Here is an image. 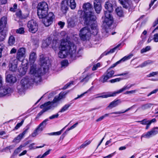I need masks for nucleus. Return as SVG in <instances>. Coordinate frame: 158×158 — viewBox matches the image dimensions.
<instances>
[{
    "mask_svg": "<svg viewBox=\"0 0 158 158\" xmlns=\"http://www.w3.org/2000/svg\"><path fill=\"white\" fill-rule=\"evenodd\" d=\"M68 131H67V130L64 132L62 134V135L60 137V139H63L65 136L66 135Z\"/></svg>",
    "mask_w": 158,
    "mask_h": 158,
    "instance_id": "69168bd1",
    "label": "nucleus"
},
{
    "mask_svg": "<svg viewBox=\"0 0 158 158\" xmlns=\"http://www.w3.org/2000/svg\"><path fill=\"white\" fill-rule=\"evenodd\" d=\"M37 10H48V4L44 2L39 3L38 5Z\"/></svg>",
    "mask_w": 158,
    "mask_h": 158,
    "instance_id": "5701e85b",
    "label": "nucleus"
},
{
    "mask_svg": "<svg viewBox=\"0 0 158 158\" xmlns=\"http://www.w3.org/2000/svg\"><path fill=\"white\" fill-rule=\"evenodd\" d=\"M35 65L31 66L30 71V76L26 77L23 78L20 84L17 86V89L19 92L24 91L34 82L38 83L41 81V72L39 70L38 72H35Z\"/></svg>",
    "mask_w": 158,
    "mask_h": 158,
    "instance_id": "f257e3e1",
    "label": "nucleus"
},
{
    "mask_svg": "<svg viewBox=\"0 0 158 158\" xmlns=\"http://www.w3.org/2000/svg\"><path fill=\"white\" fill-rule=\"evenodd\" d=\"M158 74V72H152V73H150L147 76L148 77H153L155 75H156Z\"/></svg>",
    "mask_w": 158,
    "mask_h": 158,
    "instance_id": "8fccbe9b",
    "label": "nucleus"
},
{
    "mask_svg": "<svg viewBox=\"0 0 158 158\" xmlns=\"http://www.w3.org/2000/svg\"><path fill=\"white\" fill-rule=\"evenodd\" d=\"M17 50L15 48H13L10 51V54L15 53L16 52Z\"/></svg>",
    "mask_w": 158,
    "mask_h": 158,
    "instance_id": "774afa93",
    "label": "nucleus"
},
{
    "mask_svg": "<svg viewBox=\"0 0 158 158\" xmlns=\"http://www.w3.org/2000/svg\"><path fill=\"white\" fill-rule=\"evenodd\" d=\"M14 148V146L12 145H10L8 147H7L3 149V151H6V150H9L13 149Z\"/></svg>",
    "mask_w": 158,
    "mask_h": 158,
    "instance_id": "4d7b16f0",
    "label": "nucleus"
},
{
    "mask_svg": "<svg viewBox=\"0 0 158 158\" xmlns=\"http://www.w3.org/2000/svg\"><path fill=\"white\" fill-rule=\"evenodd\" d=\"M121 45L120 44H119L118 45H117L116 47H115L114 48L110 49V51H106L104 52L103 54H102L101 56L102 57L103 56H104V55H108L110 53H112L114 52L116 50V49L118 48Z\"/></svg>",
    "mask_w": 158,
    "mask_h": 158,
    "instance_id": "a878e982",
    "label": "nucleus"
},
{
    "mask_svg": "<svg viewBox=\"0 0 158 158\" xmlns=\"http://www.w3.org/2000/svg\"><path fill=\"white\" fill-rule=\"evenodd\" d=\"M61 50H66L69 52L71 57L75 59L76 57L81 56V49L79 48L76 52V46L70 41L63 40L61 43Z\"/></svg>",
    "mask_w": 158,
    "mask_h": 158,
    "instance_id": "7ed1b4c3",
    "label": "nucleus"
},
{
    "mask_svg": "<svg viewBox=\"0 0 158 158\" xmlns=\"http://www.w3.org/2000/svg\"><path fill=\"white\" fill-rule=\"evenodd\" d=\"M115 10L117 13V14L118 16L121 17L123 15V11L122 10L121 7H118Z\"/></svg>",
    "mask_w": 158,
    "mask_h": 158,
    "instance_id": "c9c22d12",
    "label": "nucleus"
},
{
    "mask_svg": "<svg viewBox=\"0 0 158 158\" xmlns=\"http://www.w3.org/2000/svg\"><path fill=\"white\" fill-rule=\"evenodd\" d=\"M12 92V90L9 87H0V97H3Z\"/></svg>",
    "mask_w": 158,
    "mask_h": 158,
    "instance_id": "a211bd4d",
    "label": "nucleus"
},
{
    "mask_svg": "<svg viewBox=\"0 0 158 158\" xmlns=\"http://www.w3.org/2000/svg\"><path fill=\"white\" fill-rule=\"evenodd\" d=\"M24 122V120L23 119L21 122L20 123H18L15 126V127L14 129L15 130H17L18 129L19 127H20L23 124V122Z\"/></svg>",
    "mask_w": 158,
    "mask_h": 158,
    "instance_id": "09e8293b",
    "label": "nucleus"
},
{
    "mask_svg": "<svg viewBox=\"0 0 158 158\" xmlns=\"http://www.w3.org/2000/svg\"><path fill=\"white\" fill-rule=\"evenodd\" d=\"M28 143V142H26L24 146H22V145L20 146L18 148L16 149L14 151V153H16V154H17L19 153L21 149L22 148L25 146Z\"/></svg>",
    "mask_w": 158,
    "mask_h": 158,
    "instance_id": "4c0bfd02",
    "label": "nucleus"
},
{
    "mask_svg": "<svg viewBox=\"0 0 158 158\" xmlns=\"http://www.w3.org/2000/svg\"><path fill=\"white\" fill-rule=\"evenodd\" d=\"M153 63V61L151 60H148L142 63L141 65L138 66L137 67H143L145 66L148 64H151Z\"/></svg>",
    "mask_w": 158,
    "mask_h": 158,
    "instance_id": "473e14b6",
    "label": "nucleus"
},
{
    "mask_svg": "<svg viewBox=\"0 0 158 158\" xmlns=\"http://www.w3.org/2000/svg\"><path fill=\"white\" fill-rule=\"evenodd\" d=\"M27 27L29 31L32 33H35L38 29V25L36 22L33 20L29 21L27 23Z\"/></svg>",
    "mask_w": 158,
    "mask_h": 158,
    "instance_id": "f8f14e48",
    "label": "nucleus"
},
{
    "mask_svg": "<svg viewBox=\"0 0 158 158\" xmlns=\"http://www.w3.org/2000/svg\"><path fill=\"white\" fill-rule=\"evenodd\" d=\"M114 71L109 68L106 72L99 79V81L102 83L107 81V80L113 76H122L127 74L126 73H123L121 74L114 76Z\"/></svg>",
    "mask_w": 158,
    "mask_h": 158,
    "instance_id": "6e6552de",
    "label": "nucleus"
},
{
    "mask_svg": "<svg viewBox=\"0 0 158 158\" xmlns=\"http://www.w3.org/2000/svg\"><path fill=\"white\" fill-rule=\"evenodd\" d=\"M73 82L72 81L71 82L67 84L66 85H64V87L63 88V89H66L71 84H73Z\"/></svg>",
    "mask_w": 158,
    "mask_h": 158,
    "instance_id": "bf43d9fd",
    "label": "nucleus"
},
{
    "mask_svg": "<svg viewBox=\"0 0 158 158\" xmlns=\"http://www.w3.org/2000/svg\"><path fill=\"white\" fill-rule=\"evenodd\" d=\"M67 3L72 9H74L76 7L75 0H67Z\"/></svg>",
    "mask_w": 158,
    "mask_h": 158,
    "instance_id": "cd10ccee",
    "label": "nucleus"
},
{
    "mask_svg": "<svg viewBox=\"0 0 158 158\" xmlns=\"http://www.w3.org/2000/svg\"><path fill=\"white\" fill-rule=\"evenodd\" d=\"M92 5L90 3L87 2L83 4V8L84 14L83 18L84 24L87 25L92 23L91 25L92 28H93V32L96 34L97 31V23L96 21V16L92 11Z\"/></svg>",
    "mask_w": 158,
    "mask_h": 158,
    "instance_id": "f03ea898",
    "label": "nucleus"
},
{
    "mask_svg": "<svg viewBox=\"0 0 158 158\" xmlns=\"http://www.w3.org/2000/svg\"><path fill=\"white\" fill-rule=\"evenodd\" d=\"M52 39L48 38L46 39L43 43L42 46L43 47L45 48L48 46L52 42Z\"/></svg>",
    "mask_w": 158,
    "mask_h": 158,
    "instance_id": "bb28decb",
    "label": "nucleus"
},
{
    "mask_svg": "<svg viewBox=\"0 0 158 158\" xmlns=\"http://www.w3.org/2000/svg\"><path fill=\"white\" fill-rule=\"evenodd\" d=\"M48 10H37V15L40 19H43L46 17L48 15Z\"/></svg>",
    "mask_w": 158,
    "mask_h": 158,
    "instance_id": "b1692460",
    "label": "nucleus"
},
{
    "mask_svg": "<svg viewBox=\"0 0 158 158\" xmlns=\"http://www.w3.org/2000/svg\"><path fill=\"white\" fill-rule=\"evenodd\" d=\"M40 61L41 63V66L44 71L48 68V63L49 61V58L45 56L44 54H41L40 56Z\"/></svg>",
    "mask_w": 158,
    "mask_h": 158,
    "instance_id": "9b49d317",
    "label": "nucleus"
},
{
    "mask_svg": "<svg viewBox=\"0 0 158 158\" xmlns=\"http://www.w3.org/2000/svg\"><path fill=\"white\" fill-rule=\"evenodd\" d=\"M91 141L90 140H87L85 141L84 142V143L81 144L79 148H78V149H81L84 148L88 145L89 144L91 143Z\"/></svg>",
    "mask_w": 158,
    "mask_h": 158,
    "instance_id": "72a5a7b5",
    "label": "nucleus"
},
{
    "mask_svg": "<svg viewBox=\"0 0 158 158\" xmlns=\"http://www.w3.org/2000/svg\"><path fill=\"white\" fill-rule=\"evenodd\" d=\"M48 121V119H46L40 123L34 132L32 134V136L34 137L37 135L39 133L42 131L44 127V125L45 126L47 124L46 123Z\"/></svg>",
    "mask_w": 158,
    "mask_h": 158,
    "instance_id": "2eb2a0df",
    "label": "nucleus"
},
{
    "mask_svg": "<svg viewBox=\"0 0 158 158\" xmlns=\"http://www.w3.org/2000/svg\"><path fill=\"white\" fill-rule=\"evenodd\" d=\"M121 103V101L120 100H115L110 103L109 105L107 107L106 109H111L114 107H116Z\"/></svg>",
    "mask_w": 158,
    "mask_h": 158,
    "instance_id": "4be33fe9",
    "label": "nucleus"
},
{
    "mask_svg": "<svg viewBox=\"0 0 158 158\" xmlns=\"http://www.w3.org/2000/svg\"><path fill=\"white\" fill-rule=\"evenodd\" d=\"M78 124V123L77 122L74 125H73L72 126H71L70 127L68 128L66 130L67 131H69L75 128L76 126Z\"/></svg>",
    "mask_w": 158,
    "mask_h": 158,
    "instance_id": "603ef678",
    "label": "nucleus"
},
{
    "mask_svg": "<svg viewBox=\"0 0 158 158\" xmlns=\"http://www.w3.org/2000/svg\"><path fill=\"white\" fill-rule=\"evenodd\" d=\"M105 7L106 10L104 11L105 18L103 21V24L105 26L108 27L111 26L113 23V18L111 13L113 10L112 5L110 2H107L105 4Z\"/></svg>",
    "mask_w": 158,
    "mask_h": 158,
    "instance_id": "39448f33",
    "label": "nucleus"
},
{
    "mask_svg": "<svg viewBox=\"0 0 158 158\" xmlns=\"http://www.w3.org/2000/svg\"><path fill=\"white\" fill-rule=\"evenodd\" d=\"M153 104L152 103H147L142 106L141 108L143 110H145L151 108Z\"/></svg>",
    "mask_w": 158,
    "mask_h": 158,
    "instance_id": "2f4dec72",
    "label": "nucleus"
},
{
    "mask_svg": "<svg viewBox=\"0 0 158 158\" xmlns=\"http://www.w3.org/2000/svg\"><path fill=\"white\" fill-rule=\"evenodd\" d=\"M92 23L89 24H85V25L88 26L87 27H85L82 28L80 31L79 35L81 39L83 41L86 40L87 38L89 37V35L90 34H92L94 35H96L98 32V25H97V34H94L93 32V28H92L91 25Z\"/></svg>",
    "mask_w": 158,
    "mask_h": 158,
    "instance_id": "423d86ee",
    "label": "nucleus"
},
{
    "mask_svg": "<svg viewBox=\"0 0 158 158\" xmlns=\"http://www.w3.org/2000/svg\"><path fill=\"white\" fill-rule=\"evenodd\" d=\"M93 86H92L87 91L85 92L84 93L81 94L80 95H78V97L77 98H75L74 99L76 100L78 98L82 97L85 94L89 92V91H91L93 89Z\"/></svg>",
    "mask_w": 158,
    "mask_h": 158,
    "instance_id": "58836bf2",
    "label": "nucleus"
},
{
    "mask_svg": "<svg viewBox=\"0 0 158 158\" xmlns=\"http://www.w3.org/2000/svg\"><path fill=\"white\" fill-rule=\"evenodd\" d=\"M130 109H131V108H128L126 110L124 111H123V112L118 111V112H113L111 113L110 114H123V113H124L127 111H128L129 110H130Z\"/></svg>",
    "mask_w": 158,
    "mask_h": 158,
    "instance_id": "a18cd8bd",
    "label": "nucleus"
},
{
    "mask_svg": "<svg viewBox=\"0 0 158 158\" xmlns=\"http://www.w3.org/2000/svg\"><path fill=\"white\" fill-rule=\"evenodd\" d=\"M37 58V56L36 55V54L35 52H31L29 55V61L30 63V69H31V66L32 65H35V72H38V71H39V70L42 73L41 69L40 68H37L36 67V65L35 64H34V62H35L36 59Z\"/></svg>",
    "mask_w": 158,
    "mask_h": 158,
    "instance_id": "4468645a",
    "label": "nucleus"
},
{
    "mask_svg": "<svg viewBox=\"0 0 158 158\" xmlns=\"http://www.w3.org/2000/svg\"><path fill=\"white\" fill-rule=\"evenodd\" d=\"M101 2L98 0H94V7L95 10L97 13H100L101 9L102 6Z\"/></svg>",
    "mask_w": 158,
    "mask_h": 158,
    "instance_id": "aec40b11",
    "label": "nucleus"
},
{
    "mask_svg": "<svg viewBox=\"0 0 158 158\" xmlns=\"http://www.w3.org/2000/svg\"><path fill=\"white\" fill-rule=\"evenodd\" d=\"M6 81L9 83H14L16 81V78L14 75L8 74L6 77Z\"/></svg>",
    "mask_w": 158,
    "mask_h": 158,
    "instance_id": "393cba45",
    "label": "nucleus"
},
{
    "mask_svg": "<svg viewBox=\"0 0 158 158\" xmlns=\"http://www.w3.org/2000/svg\"><path fill=\"white\" fill-rule=\"evenodd\" d=\"M63 98L62 94L60 93L59 96H56L54 98L52 101H49L41 105L40 107L41 109H43L37 114L36 118H39L44 112L48 110L56 107L57 105H55L54 104L60 101Z\"/></svg>",
    "mask_w": 158,
    "mask_h": 158,
    "instance_id": "20e7f679",
    "label": "nucleus"
},
{
    "mask_svg": "<svg viewBox=\"0 0 158 158\" xmlns=\"http://www.w3.org/2000/svg\"><path fill=\"white\" fill-rule=\"evenodd\" d=\"M153 40L155 42H158V33L154 34Z\"/></svg>",
    "mask_w": 158,
    "mask_h": 158,
    "instance_id": "3c124183",
    "label": "nucleus"
},
{
    "mask_svg": "<svg viewBox=\"0 0 158 158\" xmlns=\"http://www.w3.org/2000/svg\"><path fill=\"white\" fill-rule=\"evenodd\" d=\"M60 51L58 54L59 57L61 58H65L66 56V50H61V44L60 47Z\"/></svg>",
    "mask_w": 158,
    "mask_h": 158,
    "instance_id": "c85d7f7f",
    "label": "nucleus"
},
{
    "mask_svg": "<svg viewBox=\"0 0 158 158\" xmlns=\"http://www.w3.org/2000/svg\"><path fill=\"white\" fill-rule=\"evenodd\" d=\"M158 128L157 127H154L152 129L151 131L148 132L146 134H143L141 136L145 138H149L152 135H155L158 133Z\"/></svg>",
    "mask_w": 158,
    "mask_h": 158,
    "instance_id": "f3484780",
    "label": "nucleus"
},
{
    "mask_svg": "<svg viewBox=\"0 0 158 158\" xmlns=\"http://www.w3.org/2000/svg\"><path fill=\"white\" fill-rule=\"evenodd\" d=\"M25 32L24 29L23 27H20L19 28L17 29L16 30V32L17 33L19 34H23Z\"/></svg>",
    "mask_w": 158,
    "mask_h": 158,
    "instance_id": "37998d69",
    "label": "nucleus"
},
{
    "mask_svg": "<svg viewBox=\"0 0 158 158\" xmlns=\"http://www.w3.org/2000/svg\"><path fill=\"white\" fill-rule=\"evenodd\" d=\"M65 127L63 128L62 129H61L60 131H59L56 132H54V135H60L61 134V133H62V132L64 130Z\"/></svg>",
    "mask_w": 158,
    "mask_h": 158,
    "instance_id": "864d4df0",
    "label": "nucleus"
},
{
    "mask_svg": "<svg viewBox=\"0 0 158 158\" xmlns=\"http://www.w3.org/2000/svg\"><path fill=\"white\" fill-rule=\"evenodd\" d=\"M130 88H131V86H130V85H126L124 86L122 89H120L117 91L112 93L111 94L96 97L95 98H106L109 97L115 96L117 94L121 93L123 91L125 90L126 89H128Z\"/></svg>",
    "mask_w": 158,
    "mask_h": 158,
    "instance_id": "1a4fd4ad",
    "label": "nucleus"
},
{
    "mask_svg": "<svg viewBox=\"0 0 158 158\" xmlns=\"http://www.w3.org/2000/svg\"><path fill=\"white\" fill-rule=\"evenodd\" d=\"M149 123V120H147V119H144L142 120V124L146 125Z\"/></svg>",
    "mask_w": 158,
    "mask_h": 158,
    "instance_id": "052dcab7",
    "label": "nucleus"
},
{
    "mask_svg": "<svg viewBox=\"0 0 158 158\" xmlns=\"http://www.w3.org/2000/svg\"><path fill=\"white\" fill-rule=\"evenodd\" d=\"M58 25L60 26V27L61 28H62L65 24V23L62 21H59L58 23Z\"/></svg>",
    "mask_w": 158,
    "mask_h": 158,
    "instance_id": "13d9d810",
    "label": "nucleus"
},
{
    "mask_svg": "<svg viewBox=\"0 0 158 158\" xmlns=\"http://www.w3.org/2000/svg\"><path fill=\"white\" fill-rule=\"evenodd\" d=\"M122 80H123V78H118L114 79H111L109 81L111 83H114L116 82H119Z\"/></svg>",
    "mask_w": 158,
    "mask_h": 158,
    "instance_id": "49530a36",
    "label": "nucleus"
},
{
    "mask_svg": "<svg viewBox=\"0 0 158 158\" xmlns=\"http://www.w3.org/2000/svg\"><path fill=\"white\" fill-rule=\"evenodd\" d=\"M27 60H23L22 61L21 64L22 66L21 68L19 69V73L22 75H24L26 73L27 71Z\"/></svg>",
    "mask_w": 158,
    "mask_h": 158,
    "instance_id": "6ab92c4d",
    "label": "nucleus"
},
{
    "mask_svg": "<svg viewBox=\"0 0 158 158\" xmlns=\"http://www.w3.org/2000/svg\"><path fill=\"white\" fill-rule=\"evenodd\" d=\"M6 24L7 18L5 16L2 17L0 21V42L3 41L6 37L8 31Z\"/></svg>",
    "mask_w": 158,
    "mask_h": 158,
    "instance_id": "0eeeda50",
    "label": "nucleus"
},
{
    "mask_svg": "<svg viewBox=\"0 0 158 158\" xmlns=\"http://www.w3.org/2000/svg\"><path fill=\"white\" fill-rule=\"evenodd\" d=\"M133 55L132 54H130L127 56H126L121 59L119 61H120V62L121 61H125L130 59L132 56Z\"/></svg>",
    "mask_w": 158,
    "mask_h": 158,
    "instance_id": "e433bc0d",
    "label": "nucleus"
},
{
    "mask_svg": "<svg viewBox=\"0 0 158 158\" xmlns=\"http://www.w3.org/2000/svg\"><path fill=\"white\" fill-rule=\"evenodd\" d=\"M137 90H132L130 91H127L124 94H133L135 93L137 91Z\"/></svg>",
    "mask_w": 158,
    "mask_h": 158,
    "instance_id": "6e6d98bb",
    "label": "nucleus"
},
{
    "mask_svg": "<svg viewBox=\"0 0 158 158\" xmlns=\"http://www.w3.org/2000/svg\"><path fill=\"white\" fill-rule=\"evenodd\" d=\"M118 2L123 8L128 9L129 12H131L134 9L131 0H118Z\"/></svg>",
    "mask_w": 158,
    "mask_h": 158,
    "instance_id": "9d476101",
    "label": "nucleus"
},
{
    "mask_svg": "<svg viewBox=\"0 0 158 158\" xmlns=\"http://www.w3.org/2000/svg\"><path fill=\"white\" fill-rule=\"evenodd\" d=\"M68 9V7L65 5L62 4L61 5V10L63 13H65Z\"/></svg>",
    "mask_w": 158,
    "mask_h": 158,
    "instance_id": "a19ab883",
    "label": "nucleus"
},
{
    "mask_svg": "<svg viewBox=\"0 0 158 158\" xmlns=\"http://www.w3.org/2000/svg\"><path fill=\"white\" fill-rule=\"evenodd\" d=\"M15 42V37L12 35L10 36L9 39L8 43L9 45L11 46L13 45Z\"/></svg>",
    "mask_w": 158,
    "mask_h": 158,
    "instance_id": "7c9ffc66",
    "label": "nucleus"
},
{
    "mask_svg": "<svg viewBox=\"0 0 158 158\" xmlns=\"http://www.w3.org/2000/svg\"><path fill=\"white\" fill-rule=\"evenodd\" d=\"M111 114L110 113L109 114H106L104 115L101 116L98 118L96 120V122H99L103 120L105 117H107L109 116V114Z\"/></svg>",
    "mask_w": 158,
    "mask_h": 158,
    "instance_id": "c03bdc74",
    "label": "nucleus"
},
{
    "mask_svg": "<svg viewBox=\"0 0 158 158\" xmlns=\"http://www.w3.org/2000/svg\"><path fill=\"white\" fill-rule=\"evenodd\" d=\"M24 133V132H22L21 134L19 135L17 137L14 139V141H15L16 140H20L25 135Z\"/></svg>",
    "mask_w": 158,
    "mask_h": 158,
    "instance_id": "79ce46f5",
    "label": "nucleus"
},
{
    "mask_svg": "<svg viewBox=\"0 0 158 158\" xmlns=\"http://www.w3.org/2000/svg\"><path fill=\"white\" fill-rule=\"evenodd\" d=\"M67 23L69 26L73 27L74 26V21L71 19H68L67 20Z\"/></svg>",
    "mask_w": 158,
    "mask_h": 158,
    "instance_id": "ea45409f",
    "label": "nucleus"
},
{
    "mask_svg": "<svg viewBox=\"0 0 158 158\" xmlns=\"http://www.w3.org/2000/svg\"><path fill=\"white\" fill-rule=\"evenodd\" d=\"M92 77V74L87 75L83 79L81 80V82L86 83L87 82L89 79Z\"/></svg>",
    "mask_w": 158,
    "mask_h": 158,
    "instance_id": "f704fd0d",
    "label": "nucleus"
},
{
    "mask_svg": "<svg viewBox=\"0 0 158 158\" xmlns=\"http://www.w3.org/2000/svg\"><path fill=\"white\" fill-rule=\"evenodd\" d=\"M26 50L24 48L22 47L20 48L18 50L16 55V59L18 61H23V59L26 56Z\"/></svg>",
    "mask_w": 158,
    "mask_h": 158,
    "instance_id": "dca6fc26",
    "label": "nucleus"
},
{
    "mask_svg": "<svg viewBox=\"0 0 158 158\" xmlns=\"http://www.w3.org/2000/svg\"><path fill=\"white\" fill-rule=\"evenodd\" d=\"M18 62V60L15 59L11 64H9L10 70L13 72L16 71L17 70Z\"/></svg>",
    "mask_w": 158,
    "mask_h": 158,
    "instance_id": "412c9836",
    "label": "nucleus"
},
{
    "mask_svg": "<svg viewBox=\"0 0 158 158\" xmlns=\"http://www.w3.org/2000/svg\"><path fill=\"white\" fill-rule=\"evenodd\" d=\"M108 29L106 28H103L102 29V32L105 34L106 33H108Z\"/></svg>",
    "mask_w": 158,
    "mask_h": 158,
    "instance_id": "0e129e2a",
    "label": "nucleus"
},
{
    "mask_svg": "<svg viewBox=\"0 0 158 158\" xmlns=\"http://www.w3.org/2000/svg\"><path fill=\"white\" fill-rule=\"evenodd\" d=\"M55 16L53 13L52 12H49L45 18H44V23L46 27L50 26L53 22V19Z\"/></svg>",
    "mask_w": 158,
    "mask_h": 158,
    "instance_id": "ddd939ff",
    "label": "nucleus"
},
{
    "mask_svg": "<svg viewBox=\"0 0 158 158\" xmlns=\"http://www.w3.org/2000/svg\"><path fill=\"white\" fill-rule=\"evenodd\" d=\"M30 124H28L26 127V129L23 132H25L24 133V134H25L26 132H27V130L29 129L30 128Z\"/></svg>",
    "mask_w": 158,
    "mask_h": 158,
    "instance_id": "e2e57ef3",
    "label": "nucleus"
},
{
    "mask_svg": "<svg viewBox=\"0 0 158 158\" xmlns=\"http://www.w3.org/2000/svg\"><path fill=\"white\" fill-rule=\"evenodd\" d=\"M120 63V61H118L116 62L115 63H114L113 64H112L109 68H110V69H111V68H114L115 67L117 64Z\"/></svg>",
    "mask_w": 158,
    "mask_h": 158,
    "instance_id": "680f3d73",
    "label": "nucleus"
},
{
    "mask_svg": "<svg viewBox=\"0 0 158 158\" xmlns=\"http://www.w3.org/2000/svg\"><path fill=\"white\" fill-rule=\"evenodd\" d=\"M71 104H68L65 105L59 111V113H62L67 110L71 106Z\"/></svg>",
    "mask_w": 158,
    "mask_h": 158,
    "instance_id": "c756f323",
    "label": "nucleus"
},
{
    "mask_svg": "<svg viewBox=\"0 0 158 158\" xmlns=\"http://www.w3.org/2000/svg\"><path fill=\"white\" fill-rule=\"evenodd\" d=\"M59 115L57 113L56 114L53 115L52 116L49 117V118L50 119H52L55 118H58Z\"/></svg>",
    "mask_w": 158,
    "mask_h": 158,
    "instance_id": "5fc2aeb1",
    "label": "nucleus"
},
{
    "mask_svg": "<svg viewBox=\"0 0 158 158\" xmlns=\"http://www.w3.org/2000/svg\"><path fill=\"white\" fill-rule=\"evenodd\" d=\"M7 0H0V4H5L7 3Z\"/></svg>",
    "mask_w": 158,
    "mask_h": 158,
    "instance_id": "338daca9",
    "label": "nucleus"
},
{
    "mask_svg": "<svg viewBox=\"0 0 158 158\" xmlns=\"http://www.w3.org/2000/svg\"><path fill=\"white\" fill-rule=\"evenodd\" d=\"M68 61L67 60H64L61 62V64L62 67L67 66L68 64Z\"/></svg>",
    "mask_w": 158,
    "mask_h": 158,
    "instance_id": "de8ad7c7",
    "label": "nucleus"
}]
</instances>
